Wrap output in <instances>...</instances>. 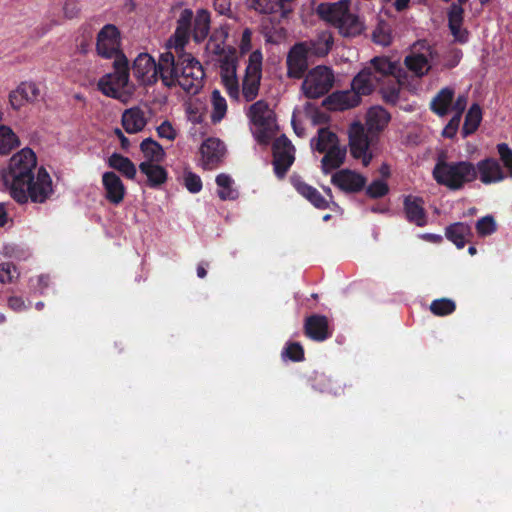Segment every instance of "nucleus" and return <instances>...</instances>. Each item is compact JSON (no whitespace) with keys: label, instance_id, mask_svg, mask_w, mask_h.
Masks as SVG:
<instances>
[{"label":"nucleus","instance_id":"1","mask_svg":"<svg viewBox=\"0 0 512 512\" xmlns=\"http://www.w3.org/2000/svg\"><path fill=\"white\" fill-rule=\"evenodd\" d=\"M36 155L29 149H22L13 155L7 170L2 173L4 184L9 188L11 197L19 204L28 200L44 203L53 194L52 179L45 168H39L37 175Z\"/></svg>","mask_w":512,"mask_h":512},{"label":"nucleus","instance_id":"2","mask_svg":"<svg viewBox=\"0 0 512 512\" xmlns=\"http://www.w3.org/2000/svg\"><path fill=\"white\" fill-rule=\"evenodd\" d=\"M437 184L452 191L464 188L468 183L477 179L475 164L468 161H447L445 156H439L432 171Z\"/></svg>","mask_w":512,"mask_h":512},{"label":"nucleus","instance_id":"3","mask_svg":"<svg viewBox=\"0 0 512 512\" xmlns=\"http://www.w3.org/2000/svg\"><path fill=\"white\" fill-rule=\"evenodd\" d=\"M114 71L103 75L98 83V90L107 97L121 99V90L129 83V61L125 54L119 55L113 62Z\"/></svg>","mask_w":512,"mask_h":512},{"label":"nucleus","instance_id":"4","mask_svg":"<svg viewBox=\"0 0 512 512\" xmlns=\"http://www.w3.org/2000/svg\"><path fill=\"white\" fill-rule=\"evenodd\" d=\"M256 127L254 136L258 143L268 144L275 134L276 116L265 100H258L249 107L247 113Z\"/></svg>","mask_w":512,"mask_h":512},{"label":"nucleus","instance_id":"5","mask_svg":"<svg viewBox=\"0 0 512 512\" xmlns=\"http://www.w3.org/2000/svg\"><path fill=\"white\" fill-rule=\"evenodd\" d=\"M179 79L180 86L186 93L195 95L203 87L205 72L202 64L189 53L179 55Z\"/></svg>","mask_w":512,"mask_h":512},{"label":"nucleus","instance_id":"6","mask_svg":"<svg viewBox=\"0 0 512 512\" xmlns=\"http://www.w3.org/2000/svg\"><path fill=\"white\" fill-rule=\"evenodd\" d=\"M333 84V71L326 66H316L306 74L301 88L305 97L317 99L326 95Z\"/></svg>","mask_w":512,"mask_h":512},{"label":"nucleus","instance_id":"7","mask_svg":"<svg viewBox=\"0 0 512 512\" xmlns=\"http://www.w3.org/2000/svg\"><path fill=\"white\" fill-rule=\"evenodd\" d=\"M263 55L260 50L253 51L248 58L242 81V95L247 102L253 101L259 93L262 78Z\"/></svg>","mask_w":512,"mask_h":512},{"label":"nucleus","instance_id":"8","mask_svg":"<svg viewBox=\"0 0 512 512\" xmlns=\"http://www.w3.org/2000/svg\"><path fill=\"white\" fill-rule=\"evenodd\" d=\"M372 139L369 137L365 127L355 122L349 129V148L353 158L361 160L363 166L367 167L373 158L370 151Z\"/></svg>","mask_w":512,"mask_h":512},{"label":"nucleus","instance_id":"9","mask_svg":"<svg viewBox=\"0 0 512 512\" xmlns=\"http://www.w3.org/2000/svg\"><path fill=\"white\" fill-rule=\"evenodd\" d=\"M272 151L274 173L278 178H283L295 160V148L285 135H281L274 140Z\"/></svg>","mask_w":512,"mask_h":512},{"label":"nucleus","instance_id":"10","mask_svg":"<svg viewBox=\"0 0 512 512\" xmlns=\"http://www.w3.org/2000/svg\"><path fill=\"white\" fill-rule=\"evenodd\" d=\"M97 54L103 58L116 59L124 54L120 49V31L113 24H106L99 31L96 39Z\"/></svg>","mask_w":512,"mask_h":512},{"label":"nucleus","instance_id":"11","mask_svg":"<svg viewBox=\"0 0 512 512\" xmlns=\"http://www.w3.org/2000/svg\"><path fill=\"white\" fill-rule=\"evenodd\" d=\"M179 70V57L176 59L170 51L160 54L156 65L157 81L160 79L167 88L176 87L178 85Z\"/></svg>","mask_w":512,"mask_h":512},{"label":"nucleus","instance_id":"12","mask_svg":"<svg viewBox=\"0 0 512 512\" xmlns=\"http://www.w3.org/2000/svg\"><path fill=\"white\" fill-rule=\"evenodd\" d=\"M331 183L345 193L354 194L365 188L367 178L354 170L346 168L332 174Z\"/></svg>","mask_w":512,"mask_h":512},{"label":"nucleus","instance_id":"13","mask_svg":"<svg viewBox=\"0 0 512 512\" xmlns=\"http://www.w3.org/2000/svg\"><path fill=\"white\" fill-rule=\"evenodd\" d=\"M309 54L304 45L295 43L289 50L286 58L287 76L291 79H301L308 69Z\"/></svg>","mask_w":512,"mask_h":512},{"label":"nucleus","instance_id":"14","mask_svg":"<svg viewBox=\"0 0 512 512\" xmlns=\"http://www.w3.org/2000/svg\"><path fill=\"white\" fill-rule=\"evenodd\" d=\"M225 151L224 143L218 138L206 139L200 147L202 167L205 170L216 169L222 163Z\"/></svg>","mask_w":512,"mask_h":512},{"label":"nucleus","instance_id":"15","mask_svg":"<svg viewBox=\"0 0 512 512\" xmlns=\"http://www.w3.org/2000/svg\"><path fill=\"white\" fill-rule=\"evenodd\" d=\"M154 58L148 53H140L133 62L132 72L141 85L152 86L157 83Z\"/></svg>","mask_w":512,"mask_h":512},{"label":"nucleus","instance_id":"16","mask_svg":"<svg viewBox=\"0 0 512 512\" xmlns=\"http://www.w3.org/2000/svg\"><path fill=\"white\" fill-rule=\"evenodd\" d=\"M475 167L477 178L485 185L499 183L507 178L500 162L494 157H486L480 160Z\"/></svg>","mask_w":512,"mask_h":512},{"label":"nucleus","instance_id":"17","mask_svg":"<svg viewBox=\"0 0 512 512\" xmlns=\"http://www.w3.org/2000/svg\"><path fill=\"white\" fill-rule=\"evenodd\" d=\"M305 335L316 342H323L332 336L328 318L325 315L313 314L305 319Z\"/></svg>","mask_w":512,"mask_h":512},{"label":"nucleus","instance_id":"18","mask_svg":"<svg viewBox=\"0 0 512 512\" xmlns=\"http://www.w3.org/2000/svg\"><path fill=\"white\" fill-rule=\"evenodd\" d=\"M40 96V89L32 81H23L9 93V103L14 110H19L26 103L35 102Z\"/></svg>","mask_w":512,"mask_h":512},{"label":"nucleus","instance_id":"19","mask_svg":"<svg viewBox=\"0 0 512 512\" xmlns=\"http://www.w3.org/2000/svg\"><path fill=\"white\" fill-rule=\"evenodd\" d=\"M102 185L105 191V199L109 203L119 205L123 202L126 195V187L115 172H104L102 175Z\"/></svg>","mask_w":512,"mask_h":512},{"label":"nucleus","instance_id":"20","mask_svg":"<svg viewBox=\"0 0 512 512\" xmlns=\"http://www.w3.org/2000/svg\"><path fill=\"white\" fill-rule=\"evenodd\" d=\"M403 210L408 222L418 227H424L427 224V213L424 208L423 198L413 195L405 196Z\"/></svg>","mask_w":512,"mask_h":512},{"label":"nucleus","instance_id":"21","mask_svg":"<svg viewBox=\"0 0 512 512\" xmlns=\"http://www.w3.org/2000/svg\"><path fill=\"white\" fill-rule=\"evenodd\" d=\"M361 97L353 89L336 91L323 100V106L330 110H347L356 107Z\"/></svg>","mask_w":512,"mask_h":512},{"label":"nucleus","instance_id":"22","mask_svg":"<svg viewBox=\"0 0 512 512\" xmlns=\"http://www.w3.org/2000/svg\"><path fill=\"white\" fill-rule=\"evenodd\" d=\"M348 9L349 0H340L335 3H320L316 8V13L322 20L338 28Z\"/></svg>","mask_w":512,"mask_h":512},{"label":"nucleus","instance_id":"23","mask_svg":"<svg viewBox=\"0 0 512 512\" xmlns=\"http://www.w3.org/2000/svg\"><path fill=\"white\" fill-rule=\"evenodd\" d=\"M464 4L465 3H460L458 1L456 3H452L448 11L449 29L454 39L461 44L468 42L469 39V32L467 29L462 28L464 21V9L462 8V5Z\"/></svg>","mask_w":512,"mask_h":512},{"label":"nucleus","instance_id":"24","mask_svg":"<svg viewBox=\"0 0 512 512\" xmlns=\"http://www.w3.org/2000/svg\"><path fill=\"white\" fill-rule=\"evenodd\" d=\"M194 14L189 8L183 9L177 19L176 29L173 34L176 49H183L189 42L192 33Z\"/></svg>","mask_w":512,"mask_h":512},{"label":"nucleus","instance_id":"25","mask_svg":"<svg viewBox=\"0 0 512 512\" xmlns=\"http://www.w3.org/2000/svg\"><path fill=\"white\" fill-rule=\"evenodd\" d=\"M321 159V171L324 175L330 174L332 171L339 169L346 160L347 147L345 145H334L325 151Z\"/></svg>","mask_w":512,"mask_h":512},{"label":"nucleus","instance_id":"26","mask_svg":"<svg viewBox=\"0 0 512 512\" xmlns=\"http://www.w3.org/2000/svg\"><path fill=\"white\" fill-rule=\"evenodd\" d=\"M300 43L304 45L309 56L325 57L332 49L334 39L330 32L323 31L318 34L316 39L302 41Z\"/></svg>","mask_w":512,"mask_h":512},{"label":"nucleus","instance_id":"27","mask_svg":"<svg viewBox=\"0 0 512 512\" xmlns=\"http://www.w3.org/2000/svg\"><path fill=\"white\" fill-rule=\"evenodd\" d=\"M426 53L412 52L410 55L405 57L404 63L408 70L413 72L416 76L421 77L428 73L431 66L429 64V58L432 60L435 51L431 47H427Z\"/></svg>","mask_w":512,"mask_h":512},{"label":"nucleus","instance_id":"28","mask_svg":"<svg viewBox=\"0 0 512 512\" xmlns=\"http://www.w3.org/2000/svg\"><path fill=\"white\" fill-rule=\"evenodd\" d=\"M379 82L380 78L373 73L371 68H364L353 78L351 88L361 97L371 94Z\"/></svg>","mask_w":512,"mask_h":512},{"label":"nucleus","instance_id":"29","mask_svg":"<svg viewBox=\"0 0 512 512\" xmlns=\"http://www.w3.org/2000/svg\"><path fill=\"white\" fill-rule=\"evenodd\" d=\"M445 236L449 241L455 244L458 249H462L467 242H470L473 233L469 224L456 222L446 228Z\"/></svg>","mask_w":512,"mask_h":512},{"label":"nucleus","instance_id":"30","mask_svg":"<svg viewBox=\"0 0 512 512\" xmlns=\"http://www.w3.org/2000/svg\"><path fill=\"white\" fill-rule=\"evenodd\" d=\"M293 186L296 191L307 199L315 208L324 210L329 207V202L313 186L300 179L293 180Z\"/></svg>","mask_w":512,"mask_h":512},{"label":"nucleus","instance_id":"31","mask_svg":"<svg viewBox=\"0 0 512 512\" xmlns=\"http://www.w3.org/2000/svg\"><path fill=\"white\" fill-rule=\"evenodd\" d=\"M141 173L147 177V185L150 188H158L168 179L167 170L157 163L141 162L139 165Z\"/></svg>","mask_w":512,"mask_h":512},{"label":"nucleus","instance_id":"32","mask_svg":"<svg viewBox=\"0 0 512 512\" xmlns=\"http://www.w3.org/2000/svg\"><path fill=\"white\" fill-rule=\"evenodd\" d=\"M144 112L140 108H130L122 115V126L129 134L138 133L146 126Z\"/></svg>","mask_w":512,"mask_h":512},{"label":"nucleus","instance_id":"33","mask_svg":"<svg viewBox=\"0 0 512 512\" xmlns=\"http://www.w3.org/2000/svg\"><path fill=\"white\" fill-rule=\"evenodd\" d=\"M110 168L120 172L127 179L133 180L137 174L135 164L128 158L119 153H113L107 161Z\"/></svg>","mask_w":512,"mask_h":512},{"label":"nucleus","instance_id":"34","mask_svg":"<svg viewBox=\"0 0 512 512\" xmlns=\"http://www.w3.org/2000/svg\"><path fill=\"white\" fill-rule=\"evenodd\" d=\"M210 13L206 9L197 11L193 18L192 32L195 42L200 43L208 36L210 31Z\"/></svg>","mask_w":512,"mask_h":512},{"label":"nucleus","instance_id":"35","mask_svg":"<svg viewBox=\"0 0 512 512\" xmlns=\"http://www.w3.org/2000/svg\"><path fill=\"white\" fill-rule=\"evenodd\" d=\"M454 98V89L450 87L442 88L432 99L430 108L438 116H445Z\"/></svg>","mask_w":512,"mask_h":512},{"label":"nucleus","instance_id":"36","mask_svg":"<svg viewBox=\"0 0 512 512\" xmlns=\"http://www.w3.org/2000/svg\"><path fill=\"white\" fill-rule=\"evenodd\" d=\"M334 145H340L339 138L328 128H320L317 137L311 139L312 149L319 153H324Z\"/></svg>","mask_w":512,"mask_h":512},{"label":"nucleus","instance_id":"37","mask_svg":"<svg viewBox=\"0 0 512 512\" xmlns=\"http://www.w3.org/2000/svg\"><path fill=\"white\" fill-rule=\"evenodd\" d=\"M337 29L344 37H356L363 32L364 25L357 15L350 13L348 10Z\"/></svg>","mask_w":512,"mask_h":512},{"label":"nucleus","instance_id":"38","mask_svg":"<svg viewBox=\"0 0 512 512\" xmlns=\"http://www.w3.org/2000/svg\"><path fill=\"white\" fill-rule=\"evenodd\" d=\"M375 75L380 80L383 77H394L396 78L400 72V68L395 62H391L387 57H375L371 60L370 67Z\"/></svg>","mask_w":512,"mask_h":512},{"label":"nucleus","instance_id":"39","mask_svg":"<svg viewBox=\"0 0 512 512\" xmlns=\"http://www.w3.org/2000/svg\"><path fill=\"white\" fill-rule=\"evenodd\" d=\"M391 119L387 110L382 107H372L367 113V125L369 131H382Z\"/></svg>","mask_w":512,"mask_h":512},{"label":"nucleus","instance_id":"40","mask_svg":"<svg viewBox=\"0 0 512 512\" xmlns=\"http://www.w3.org/2000/svg\"><path fill=\"white\" fill-rule=\"evenodd\" d=\"M140 149L146 158L144 162L159 163L165 157L163 147L152 138L144 139L140 144Z\"/></svg>","mask_w":512,"mask_h":512},{"label":"nucleus","instance_id":"41","mask_svg":"<svg viewBox=\"0 0 512 512\" xmlns=\"http://www.w3.org/2000/svg\"><path fill=\"white\" fill-rule=\"evenodd\" d=\"M482 120V109L479 104L474 103L469 108L462 127V136L465 138L473 134L479 127Z\"/></svg>","mask_w":512,"mask_h":512},{"label":"nucleus","instance_id":"42","mask_svg":"<svg viewBox=\"0 0 512 512\" xmlns=\"http://www.w3.org/2000/svg\"><path fill=\"white\" fill-rule=\"evenodd\" d=\"M18 146L19 139L12 129L8 126L0 125V153L7 155Z\"/></svg>","mask_w":512,"mask_h":512},{"label":"nucleus","instance_id":"43","mask_svg":"<svg viewBox=\"0 0 512 512\" xmlns=\"http://www.w3.org/2000/svg\"><path fill=\"white\" fill-rule=\"evenodd\" d=\"M372 41L381 46H389L392 43V30L386 21H379L372 33Z\"/></svg>","mask_w":512,"mask_h":512},{"label":"nucleus","instance_id":"44","mask_svg":"<svg viewBox=\"0 0 512 512\" xmlns=\"http://www.w3.org/2000/svg\"><path fill=\"white\" fill-rule=\"evenodd\" d=\"M232 178L224 173L217 175L216 184L222 188V190L218 191V196L221 200H234L237 198V191L232 189Z\"/></svg>","mask_w":512,"mask_h":512},{"label":"nucleus","instance_id":"45","mask_svg":"<svg viewBox=\"0 0 512 512\" xmlns=\"http://www.w3.org/2000/svg\"><path fill=\"white\" fill-rule=\"evenodd\" d=\"M245 5L249 10L269 15L276 12L279 2L276 0H245Z\"/></svg>","mask_w":512,"mask_h":512},{"label":"nucleus","instance_id":"46","mask_svg":"<svg viewBox=\"0 0 512 512\" xmlns=\"http://www.w3.org/2000/svg\"><path fill=\"white\" fill-rule=\"evenodd\" d=\"M212 106L213 112L211 114V120L213 123L220 122L227 111V103L224 97H222L221 93L218 90H214L212 92Z\"/></svg>","mask_w":512,"mask_h":512},{"label":"nucleus","instance_id":"47","mask_svg":"<svg viewBox=\"0 0 512 512\" xmlns=\"http://www.w3.org/2000/svg\"><path fill=\"white\" fill-rule=\"evenodd\" d=\"M456 310V304L448 298L433 300L430 304V311L436 316H447Z\"/></svg>","mask_w":512,"mask_h":512},{"label":"nucleus","instance_id":"48","mask_svg":"<svg viewBox=\"0 0 512 512\" xmlns=\"http://www.w3.org/2000/svg\"><path fill=\"white\" fill-rule=\"evenodd\" d=\"M499 154V159L502 163V168L507 175V178L512 179V149L507 143H499L496 146Z\"/></svg>","mask_w":512,"mask_h":512},{"label":"nucleus","instance_id":"49","mask_svg":"<svg viewBox=\"0 0 512 512\" xmlns=\"http://www.w3.org/2000/svg\"><path fill=\"white\" fill-rule=\"evenodd\" d=\"M389 193L388 184L380 179L373 180L366 187V195L371 199H378L386 196Z\"/></svg>","mask_w":512,"mask_h":512},{"label":"nucleus","instance_id":"50","mask_svg":"<svg viewBox=\"0 0 512 512\" xmlns=\"http://www.w3.org/2000/svg\"><path fill=\"white\" fill-rule=\"evenodd\" d=\"M400 84L396 79L392 80V84L381 88L383 100L387 104L395 105L399 100Z\"/></svg>","mask_w":512,"mask_h":512},{"label":"nucleus","instance_id":"51","mask_svg":"<svg viewBox=\"0 0 512 512\" xmlns=\"http://www.w3.org/2000/svg\"><path fill=\"white\" fill-rule=\"evenodd\" d=\"M282 356L293 362L304 360V349L298 342H289L282 351Z\"/></svg>","mask_w":512,"mask_h":512},{"label":"nucleus","instance_id":"52","mask_svg":"<svg viewBox=\"0 0 512 512\" xmlns=\"http://www.w3.org/2000/svg\"><path fill=\"white\" fill-rule=\"evenodd\" d=\"M19 276L17 267L12 262L0 263V282L12 283Z\"/></svg>","mask_w":512,"mask_h":512},{"label":"nucleus","instance_id":"53","mask_svg":"<svg viewBox=\"0 0 512 512\" xmlns=\"http://www.w3.org/2000/svg\"><path fill=\"white\" fill-rule=\"evenodd\" d=\"M496 228L495 220L491 215L484 216L476 222V231L480 236L491 235Z\"/></svg>","mask_w":512,"mask_h":512},{"label":"nucleus","instance_id":"54","mask_svg":"<svg viewBox=\"0 0 512 512\" xmlns=\"http://www.w3.org/2000/svg\"><path fill=\"white\" fill-rule=\"evenodd\" d=\"M82 36L76 39L77 50L81 54H86L91 46L92 32L88 26H81Z\"/></svg>","mask_w":512,"mask_h":512},{"label":"nucleus","instance_id":"55","mask_svg":"<svg viewBox=\"0 0 512 512\" xmlns=\"http://www.w3.org/2000/svg\"><path fill=\"white\" fill-rule=\"evenodd\" d=\"M184 185L190 193H198L202 189V180L200 176L189 171L184 174Z\"/></svg>","mask_w":512,"mask_h":512},{"label":"nucleus","instance_id":"56","mask_svg":"<svg viewBox=\"0 0 512 512\" xmlns=\"http://www.w3.org/2000/svg\"><path fill=\"white\" fill-rule=\"evenodd\" d=\"M222 83L226 89L227 94L230 98H239V83L236 75H229L222 77Z\"/></svg>","mask_w":512,"mask_h":512},{"label":"nucleus","instance_id":"57","mask_svg":"<svg viewBox=\"0 0 512 512\" xmlns=\"http://www.w3.org/2000/svg\"><path fill=\"white\" fill-rule=\"evenodd\" d=\"M62 10L66 19L71 20L77 18L81 12L80 3L78 0H65Z\"/></svg>","mask_w":512,"mask_h":512},{"label":"nucleus","instance_id":"58","mask_svg":"<svg viewBox=\"0 0 512 512\" xmlns=\"http://www.w3.org/2000/svg\"><path fill=\"white\" fill-rule=\"evenodd\" d=\"M157 134L160 138L167 139L169 141L175 140L177 137V132L172 126L171 122L168 120L163 121L158 127H157Z\"/></svg>","mask_w":512,"mask_h":512},{"label":"nucleus","instance_id":"59","mask_svg":"<svg viewBox=\"0 0 512 512\" xmlns=\"http://www.w3.org/2000/svg\"><path fill=\"white\" fill-rule=\"evenodd\" d=\"M460 121H461L460 114H455L449 120L447 125L444 127V129L442 131L443 137L452 139L456 135V133L458 131V128H459V125H460Z\"/></svg>","mask_w":512,"mask_h":512},{"label":"nucleus","instance_id":"60","mask_svg":"<svg viewBox=\"0 0 512 512\" xmlns=\"http://www.w3.org/2000/svg\"><path fill=\"white\" fill-rule=\"evenodd\" d=\"M462 56H463V53L460 49H458V48L450 49L447 53L446 62L444 64V66L449 69L456 67L459 64Z\"/></svg>","mask_w":512,"mask_h":512},{"label":"nucleus","instance_id":"61","mask_svg":"<svg viewBox=\"0 0 512 512\" xmlns=\"http://www.w3.org/2000/svg\"><path fill=\"white\" fill-rule=\"evenodd\" d=\"M221 78L229 75H236V65L232 59L225 56L220 64Z\"/></svg>","mask_w":512,"mask_h":512},{"label":"nucleus","instance_id":"62","mask_svg":"<svg viewBox=\"0 0 512 512\" xmlns=\"http://www.w3.org/2000/svg\"><path fill=\"white\" fill-rule=\"evenodd\" d=\"M252 31L249 28H245L242 32L241 41H240V51L242 54L247 53L250 51L252 44Z\"/></svg>","mask_w":512,"mask_h":512},{"label":"nucleus","instance_id":"63","mask_svg":"<svg viewBox=\"0 0 512 512\" xmlns=\"http://www.w3.org/2000/svg\"><path fill=\"white\" fill-rule=\"evenodd\" d=\"M8 306L10 309H12L15 312H21L25 309H27V306L25 305V301L22 297L19 296H11L8 299Z\"/></svg>","mask_w":512,"mask_h":512},{"label":"nucleus","instance_id":"64","mask_svg":"<svg viewBox=\"0 0 512 512\" xmlns=\"http://www.w3.org/2000/svg\"><path fill=\"white\" fill-rule=\"evenodd\" d=\"M214 9L221 15L231 12V0H214Z\"/></svg>","mask_w":512,"mask_h":512}]
</instances>
